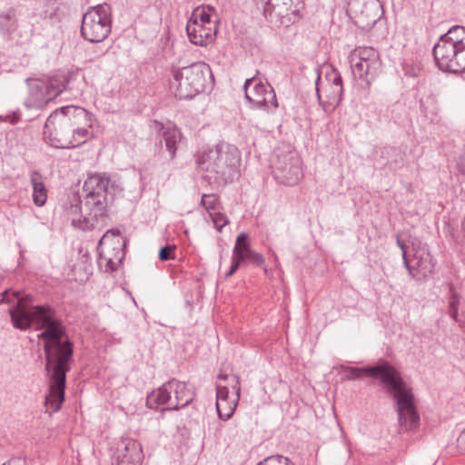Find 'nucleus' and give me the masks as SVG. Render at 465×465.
<instances>
[{
  "mask_svg": "<svg viewBox=\"0 0 465 465\" xmlns=\"http://www.w3.org/2000/svg\"><path fill=\"white\" fill-rule=\"evenodd\" d=\"M123 448H118L116 465H141L144 455L141 443L133 439L122 440Z\"/></svg>",
  "mask_w": 465,
  "mask_h": 465,
  "instance_id": "nucleus-20",
  "label": "nucleus"
},
{
  "mask_svg": "<svg viewBox=\"0 0 465 465\" xmlns=\"http://www.w3.org/2000/svg\"><path fill=\"white\" fill-rule=\"evenodd\" d=\"M325 79L330 85L329 94H327V101L322 102L321 91L319 88V82L321 81L320 71L317 70V78L315 81L316 95L320 104L326 113H331L340 105L343 95V84L341 74L333 67H327Z\"/></svg>",
  "mask_w": 465,
  "mask_h": 465,
  "instance_id": "nucleus-17",
  "label": "nucleus"
},
{
  "mask_svg": "<svg viewBox=\"0 0 465 465\" xmlns=\"http://www.w3.org/2000/svg\"><path fill=\"white\" fill-rule=\"evenodd\" d=\"M123 192L119 181L112 179L105 173H94L84 181V211L90 217H85L88 226L90 219L103 222L108 216V205L114 202L116 194Z\"/></svg>",
  "mask_w": 465,
  "mask_h": 465,
  "instance_id": "nucleus-4",
  "label": "nucleus"
},
{
  "mask_svg": "<svg viewBox=\"0 0 465 465\" xmlns=\"http://www.w3.org/2000/svg\"><path fill=\"white\" fill-rule=\"evenodd\" d=\"M214 84L212 69L205 62L193 63L173 72L171 88L179 99H192L211 90Z\"/></svg>",
  "mask_w": 465,
  "mask_h": 465,
  "instance_id": "nucleus-6",
  "label": "nucleus"
},
{
  "mask_svg": "<svg viewBox=\"0 0 465 465\" xmlns=\"http://www.w3.org/2000/svg\"><path fill=\"white\" fill-rule=\"evenodd\" d=\"M71 75L63 72L43 78H27L28 95L25 100L26 108L42 109L56 98L69 84Z\"/></svg>",
  "mask_w": 465,
  "mask_h": 465,
  "instance_id": "nucleus-8",
  "label": "nucleus"
},
{
  "mask_svg": "<svg viewBox=\"0 0 465 465\" xmlns=\"http://www.w3.org/2000/svg\"><path fill=\"white\" fill-rule=\"evenodd\" d=\"M457 446L460 450L465 451V430L458 437Z\"/></svg>",
  "mask_w": 465,
  "mask_h": 465,
  "instance_id": "nucleus-40",
  "label": "nucleus"
},
{
  "mask_svg": "<svg viewBox=\"0 0 465 465\" xmlns=\"http://www.w3.org/2000/svg\"><path fill=\"white\" fill-rule=\"evenodd\" d=\"M335 369L339 372H347L341 378L342 381H354L361 376L377 379L384 392L395 400L400 432L414 431L419 428L420 415L415 406L414 395L407 387L401 372L389 361H381L360 368L340 364Z\"/></svg>",
  "mask_w": 465,
  "mask_h": 465,
  "instance_id": "nucleus-2",
  "label": "nucleus"
},
{
  "mask_svg": "<svg viewBox=\"0 0 465 465\" xmlns=\"http://www.w3.org/2000/svg\"><path fill=\"white\" fill-rule=\"evenodd\" d=\"M244 262L240 261L239 259L235 258L234 256L232 257V264L230 267V270L225 273V278L228 279L232 275H233L239 267L243 264Z\"/></svg>",
  "mask_w": 465,
  "mask_h": 465,
  "instance_id": "nucleus-38",
  "label": "nucleus"
},
{
  "mask_svg": "<svg viewBox=\"0 0 465 465\" xmlns=\"http://www.w3.org/2000/svg\"><path fill=\"white\" fill-rule=\"evenodd\" d=\"M30 182L33 187V201L36 206H43L47 200V190L44 183L43 175L38 171L30 173Z\"/></svg>",
  "mask_w": 465,
  "mask_h": 465,
  "instance_id": "nucleus-26",
  "label": "nucleus"
},
{
  "mask_svg": "<svg viewBox=\"0 0 465 465\" xmlns=\"http://www.w3.org/2000/svg\"><path fill=\"white\" fill-rule=\"evenodd\" d=\"M0 302L13 304L8 310L10 321L16 330L26 331L35 325L38 341H43L45 371L49 380L45 395V412L60 411L65 401L66 374L74 362V344L56 309L48 303L33 304L31 295L21 292L2 293Z\"/></svg>",
  "mask_w": 465,
  "mask_h": 465,
  "instance_id": "nucleus-1",
  "label": "nucleus"
},
{
  "mask_svg": "<svg viewBox=\"0 0 465 465\" xmlns=\"http://www.w3.org/2000/svg\"><path fill=\"white\" fill-rule=\"evenodd\" d=\"M256 465H295L288 457L281 454L271 455L258 462Z\"/></svg>",
  "mask_w": 465,
  "mask_h": 465,
  "instance_id": "nucleus-33",
  "label": "nucleus"
},
{
  "mask_svg": "<svg viewBox=\"0 0 465 465\" xmlns=\"http://www.w3.org/2000/svg\"><path fill=\"white\" fill-rule=\"evenodd\" d=\"M3 465H28V462L25 457H13Z\"/></svg>",
  "mask_w": 465,
  "mask_h": 465,
  "instance_id": "nucleus-39",
  "label": "nucleus"
},
{
  "mask_svg": "<svg viewBox=\"0 0 465 465\" xmlns=\"http://www.w3.org/2000/svg\"><path fill=\"white\" fill-rule=\"evenodd\" d=\"M381 9L379 0H349L346 14L357 27L368 30L380 19Z\"/></svg>",
  "mask_w": 465,
  "mask_h": 465,
  "instance_id": "nucleus-15",
  "label": "nucleus"
},
{
  "mask_svg": "<svg viewBox=\"0 0 465 465\" xmlns=\"http://www.w3.org/2000/svg\"><path fill=\"white\" fill-rule=\"evenodd\" d=\"M174 385L175 379L173 378L163 383L156 391H153L148 394L146 399L147 407L150 409H157L160 405L167 403L171 400V394L173 392Z\"/></svg>",
  "mask_w": 465,
  "mask_h": 465,
  "instance_id": "nucleus-23",
  "label": "nucleus"
},
{
  "mask_svg": "<svg viewBox=\"0 0 465 465\" xmlns=\"http://www.w3.org/2000/svg\"><path fill=\"white\" fill-rule=\"evenodd\" d=\"M67 215L72 220V224L74 226H77L82 229L94 227V222L98 223L99 221L90 219L88 226L85 223V217H90L86 214L84 211V206L81 205V202L79 199L75 198L74 203H71L70 206L67 208Z\"/></svg>",
  "mask_w": 465,
  "mask_h": 465,
  "instance_id": "nucleus-25",
  "label": "nucleus"
},
{
  "mask_svg": "<svg viewBox=\"0 0 465 465\" xmlns=\"http://www.w3.org/2000/svg\"><path fill=\"white\" fill-rule=\"evenodd\" d=\"M235 383L232 386L234 391L232 399L229 396V390L226 386L216 387V411L219 419L223 420H229L236 409L241 394L240 377L234 376Z\"/></svg>",
  "mask_w": 465,
  "mask_h": 465,
  "instance_id": "nucleus-18",
  "label": "nucleus"
},
{
  "mask_svg": "<svg viewBox=\"0 0 465 465\" xmlns=\"http://www.w3.org/2000/svg\"><path fill=\"white\" fill-rule=\"evenodd\" d=\"M175 251L176 245L174 244H166L159 250L158 259L161 262H166L169 260H173L175 258Z\"/></svg>",
  "mask_w": 465,
  "mask_h": 465,
  "instance_id": "nucleus-35",
  "label": "nucleus"
},
{
  "mask_svg": "<svg viewBox=\"0 0 465 465\" xmlns=\"http://www.w3.org/2000/svg\"><path fill=\"white\" fill-rule=\"evenodd\" d=\"M241 154L230 144H218L214 149L202 153L197 160L202 177L210 184L232 183L240 175Z\"/></svg>",
  "mask_w": 465,
  "mask_h": 465,
  "instance_id": "nucleus-3",
  "label": "nucleus"
},
{
  "mask_svg": "<svg viewBox=\"0 0 465 465\" xmlns=\"http://www.w3.org/2000/svg\"><path fill=\"white\" fill-rule=\"evenodd\" d=\"M186 32L192 44L200 46H206L213 42L217 28L216 25L207 26L203 24H199L197 18L191 17L186 25Z\"/></svg>",
  "mask_w": 465,
  "mask_h": 465,
  "instance_id": "nucleus-19",
  "label": "nucleus"
},
{
  "mask_svg": "<svg viewBox=\"0 0 465 465\" xmlns=\"http://www.w3.org/2000/svg\"><path fill=\"white\" fill-rule=\"evenodd\" d=\"M0 121L10 122L11 124H15L18 121V116L15 114H6L5 116H0Z\"/></svg>",
  "mask_w": 465,
  "mask_h": 465,
  "instance_id": "nucleus-41",
  "label": "nucleus"
},
{
  "mask_svg": "<svg viewBox=\"0 0 465 465\" xmlns=\"http://www.w3.org/2000/svg\"><path fill=\"white\" fill-rule=\"evenodd\" d=\"M266 20L275 26H289L300 17L302 0H253Z\"/></svg>",
  "mask_w": 465,
  "mask_h": 465,
  "instance_id": "nucleus-11",
  "label": "nucleus"
},
{
  "mask_svg": "<svg viewBox=\"0 0 465 465\" xmlns=\"http://www.w3.org/2000/svg\"><path fill=\"white\" fill-rule=\"evenodd\" d=\"M401 67L404 75L408 77H417L420 73V67L419 64H412L408 61H404L401 64Z\"/></svg>",
  "mask_w": 465,
  "mask_h": 465,
  "instance_id": "nucleus-36",
  "label": "nucleus"
},
{
  "mask_svg": "<svg viewBox=\"0 0 465 465\" xmlns=\"http://www.w3.org/2000/svg\"><path fill=\"white\" fill-rule=\"evenodd\" d=\"M153 124L158 131L163 132V140L164 141L165 147L173 159L177 151V143L182 138L180 130L175 125H168L165 127L163 123L157 120H155Z\"/></svg>",
  "mask_w": 465,
  "mask_h": 465,
  "instance_id": "nucleus-22",
  "label": "nucleus"
},
{
  "mask_svg": "<svg viewBox=\"0 0 465 465\" xmlns=\"http://www.w3.org/2000/svg\"><path fill=\"white\" fill-rule=\"evenodd\" d=\"M396 243L401 250L403 264L409 274L416 281H427L433 274L436 264L428 245L419 239H413L410 245H406L399 235Z\"/></svg>",
  "mask_w": 465,
  "mask_h": 465,
  "instance_id": "nucleus-9",
  "label": "nucleus"
},
{
  "mask_svg": "<svg viewBox=\"0 0 465 465\" xmlns=\"http://www.w3.org/2000/svg\"><path fill=\"white\" fill-rule=\"evenodd\" d=\"M350 64L353 77L361 80L367 86L376 78L381 67L379 52L370 46L355 48L350 54Z\"/></svg>",
  "mask_w": 465,
  "mask_h": 465,
  "instance_id": "nucleus-12",
  "label": "nucleus"
},
{
  "mask_svg": "<svg viewBox=\"0 0 465 465\" xmlns=\"http://www.w3.org/2000/svg\"><path fill=\"white\" fill-rule=\"evenodd\" d=\"M213 8L211 6H207V10L204 7L202 9L196 8L193 13L192 17L197 18L199 24H203V25H207V26L216 25L215 22H213V23L212 22L211 15L209 13L210 11H213Z\"/></svg>",
  "mask_w": 465,
  "mask_h": 465,
  "instance_id": "nucleus-32",
  "label": "nucleus"
},
{
  "mask_svg": "<svg viewBox=\"0 0 465 465\" xmlns=\"http://www.w3.org/2000/svg\"><path fill=\"white\" fill-rule=\"evenodd\" d=\"M244 97L252 109L268 110L278 106L273 88L255 77L247 78L243 84Z\"/></svg>",
  "mask_w": 465,
  "mask_h": 465,
  "instance_id": "nucleus-16",
  "label": "nucleus"
},
{
  "mask_svg": "<svg viewBox=\"0 0 465 465\" xmlns=\"http://www.w3.org/2000/svg\"><path fill=\"white\" fill-rule=\"evenodd\" d=\"M252 250L249 236L245 232H241L235 242L232 250V256L244 262V256Z\"/></svg>",
  "mask_w": 465,
  "mask_h": 465,
  "instance_id": "nucleus-29",
  "label": "nucleus"
},
{
  "mask_svg": "<svg viewBox=\"0 0 465 465\" xmlns=\"http://www.w3.org/2000/svg\"><path fill=\"white\" fill-rule=\"evenodd\" d=\"M460 171L465 175V157L463 158V160L460 163Z\"/></svg>",
  "mask_w": 465,
  "mask_h": 465,
  "instance_id": "nucleus-42",
  "label": "nucleus"
},
{
  "mask_svg": "<svg viewBox=\"0 0 465 465\" xmlns=\"http://www.w3.org/2000/svg\"><path fill=\"white\" fill-rule=\"evenodd\" d=\"M218 379H219V380H223V381H225V380H227V379H228V375H227V374H223V373H220V374L218 375Z\"/></svg>",
  "mask_w": 465,
  "mask_h": 465,
  "instance_id": "nucleus-43",
  "label": "nucleus"
},
{
  "mask_svg": "<svg viewBox=\"0 0 465 465\" xmlns=\"http://www.w3.org/2000/svg\"><path fill=\"white\" fill-rule=\"evenodd\" d=\"M202 205L210 214L213 212L220 210L219 197L214 193H203L201 200Z\"/></svg>",
  "mask_w": 465,
  "mask_h": 465,
  "instance_id": "nucleus-31",
  "label": "nucleus"
},
{
  "mask_svg": "<svg viewBox=\"0 0 465 465\" xmlns=\"http://www.w3.org/2000/svg\"><path fill=\"white\" fill-rule=\"evenodd\" d=\"M36 12L43 19H49L52 22L58 20V4L56 0H37Z\"/></svg>",
  "mask_w": 465,
  "mask_h": 465,
  "instance_id": "nucleus-28",
  "label": "nucleus"
},
{
  "mask_svg": "<svg viewBox=\"0 0 465 465\" xmlns=\"http://www.w3.org/2000/svg\"><path fill=\"white\" fill-rule=\"evenodd\" d=\"M274 178L280 183L292 186L303 176L302 160L294 150L275 152V160L272 163Z\"/></svg>",
  "mask_w": 465,
  "mask_h": 465,
  "instance_id": "nucleus-14",
  "label": "nucleus"
},
{
  "mask_svg": "<svg viewBox=\"0 0 465 465\" xmlns=\"http://www.w3.org/2000/svg\"><path fill=\"white\" fill-rule=\"evenodd\" d=\"M125 240L119 230H108L100 239L97 251L98 263L105 272H114L124 257Z\"/></svg>",
  "mask_w": 465,
  "mask_h": 465,
  "instance_id": "nucleus-13",
  "label": "nucleus"
},
{
  "mask_svg": "<svg viewBox=\"0 0 465 465\" xmlns=\"http://www.w3.org/2000/svg\"><path fill=\"white\" fill-rule=\"evenodd\" d=\"M176 404L172 407L163 408L165 411H178L189 405L194 399V394L191 391L184 382L175 379V385L173 387Z\"/></svg>",
  "mask_w": 465,
  "mask_h": 465,
  "instance_id": "nucleus-24",
  "label": "nucleus"
},
{
  "mask_svg": "<svg viewBox=\"0 0 465 465\" xmlns=\"http://www.w3.org/2000/svg\"><path fill=\"white\" fill-rule=\"evenodd\" d=\"M432 54L437 67L445 73L465 72V27L454 25L434 45Z\"/></svg>",
  "mask_w": 465,
  "mask_h": 465,
  "instance_id": "nucleus-5",
  "label": "nucleus"
},
{
  "mask_svg": "<svg viewBox=\"0 0 465 465\" xmlns=\"http://www.w3.org/2000/svg\"><path fill=\"white\" fill-rule=\"evenodd\" d=\"M16 29V21L10 12L0 14V33L9 36Z\"/></svg>",
  "mask_w": 465,
  "mask_h": 465,
  "instance_id": "nucleus-30",
  "label": "nucleus"
},
{
  "mask_svg": "<svg viewBox=\"0 0 465 465\" xmlns=\"http://www.w3.org/2000/svg\"><path fill=\"white\" fill-rule=\"evenodd\" d=\"M111 6L106 4L89 7L83 15L81 35L91 43H100L107 38L112 28Z\"/></svg>",
  "mask_w": 465,
  "mask_h": 465,
  "instance_id": "nucleus-10",
  "label": "nucleus"
},
{
  "mask_svg": "<svg viewBox=\"0 0 465 465\" xmlns=\"http://www.w3.org/2000/svg\"><path fill=\"white\" fill-rule=\"evenodd\" d=\"M245 262H251L257 266H260L264 263V257L261 253H259L253 250H251L244 256V263Z\"/></svg>",
  "mask_w": 465,
  "mask_h": 465,
  "instance_id": "nucleus-37",
  "label": "nucleus"
},
{
  "mask_svg": "<svg viewBox=\"0 0 465 465\" xmlns=\"http://www.w3.org/2000/svg\"><path fill=\"white\" fill-rule=\"evenodd\" d=\"M450 301L448 306V314L459 326L465 331V306L459 314L460 295L455 292L453 283H449Z\"/></svg>",
  "mask_w": 465,
  "mask_h": 465,
  "instance_id": "nucleus-27",
  "label": "nucleus"
},
{
  "mask_svg": "<svg viewBox=\"0 0 465 465\" xmlns=\"http://www.w3.org/2000/svg\"><path fill=\"white\" fill-rule=\"evenodd\" d=\"M77 115H82L81 120L75 121L72 129V139L74 143L83 142V144L92 136L90 129L92 128V120L86 110L82 107L77 108Z\"/></svg>",
  "mask_w": 465,
  "mask_h": 465,
  "instance_id": "nucleus-21",
  "label": "nucleus"
},
{
  "mask_svg": "<svg viewBox=\"0 0 465 465\" xmlns=\"http://www.w3.org/2000/svg\"><path fill=\"white\" fill-rule=\"evenodd\" d=\"M210 218L212 219L214 227L218 232H222L223 228L229 223L228 217L220 210L211 213Z\"/></svg>",
  "mask_w": 465,
  "mask_h": 465,
  "instance_id": "nucleus-34",
  "label": "nucleus"
},
{
  "mask_svg": "<svg viewBox=\"0 0 465 465\" xmlns=\"http://www.w3.org/2000/svg\"><path fill=\"white\" fill-rule=\"evenodd\" d=\"M77 106H63L54 110L47 118L44 127V136L55 148L71 149L83 145V142L74 143L72 129L75 121L81 120L77 115Z\"/></svg>",
  "mask_w": 465,
  "mask_h": 465,
  "instance_id": "nucleus-7",
  "label": "nucleus"
}]
</instances>
